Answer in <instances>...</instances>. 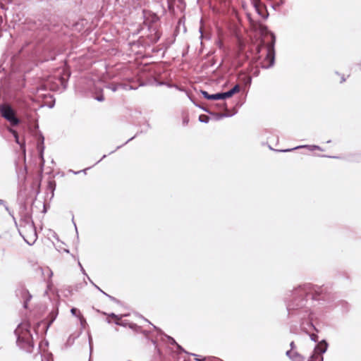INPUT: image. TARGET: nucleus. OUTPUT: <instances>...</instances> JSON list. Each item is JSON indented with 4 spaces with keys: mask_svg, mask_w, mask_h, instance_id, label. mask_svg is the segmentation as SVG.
<instances>
[{
    "mask_svg": "<svg viewBox=\"0 0 361 361\" xmlns=\"http://www.w3.org/2000/svg\"><path fill=\"white\" fill-rule=\"evenodd\" d=\"M1 116L8 121L12 126H16L20 121L15 116V111L11 106L5 104L0 106Z\"/></svg>",
    "mask_w": 361,
    "mask_h": 361,
    "instance_id": "7ed1b4c3",
    "label": "nucleus"
},
{
    "mask_svg": "<svg viewBox=\"0 0 361 361\" xmlns=\"http://www.w3.org/2000/svg\"><path fill=\"white\" fill-rule=\"evenodd\" d=\"M0 240L1 245L4 247L3 250L4 251L5 248L11 247L14 245L12 236L8 233H5L2 235H0Z\"/></svg>",
    "mask_w": 361,
    "mask_h": 361,
    "instance_id": "39448f33",
    "label": "nucleus"
},
{
    "mask_svg": "<svg viewBox=\"0 0 361 361\" xmlns=\"http://www.w3.org/2000/svg\"><path fill=\"white\" fill-rule=\"evenodd\" d=\"M79 319L82 325H83L86 322L85 319L84 318L82 314H81V317H79Z\"/></svg>",
    "mask_w": 361,
    "mask_h": 361,
    "instance_id": "f3484780",
    "label": "nucleus"
},
{
    "mask_svg": "<svg viewBox=\"0 0 361 361\" xmlns=\"http://www.w3.org/2000/svg\"><path fill=\"white\" fill-rule=\"evenodd\" d=\"M20 233L29 245H32L37 238L34 225L30 223H27L20 227Z\"/></svg>",
    "mask_w": 361,
    "mask_h": 361,
    "instance_id": "f257e3e1",
    "label": "nucleus"
},
{
    "mask_svg": "<svg viewBox=\"0 0 361 361\" xmlns=\"http://www.w3.org/2000/svg\"><path fill=\"white\" fill-rule=\"evenodd\" d=\"M189 122V117L188 114H185L183 117V123L184 125H187Z\"/></svg>",
    "mask_w": 361,
    "mask_h": 361,
    "instance_id": "2eb2a0df",
    "label": "nucleus"
},
{
    "mask_svg": "<svg viewBox=\"0 0 361 361\" xmlns=\"http://www.w3.org/2000/svg\"><path fill=\"white\" fill-rule=\"evenodd\" d=\"M256 10L259 12L263 18H266V16L262 13V10L264 8V6L260 2V0H251Z\"/></svg>",
    "mask_w": 361,
    "mask_h": 361,
    "instance_id": "1a4fd4ad",
    "label": "nucleus"
},
{
    "mask_svg": "<svg viewBox=\"0 0 361 361\" xmlns=\"http://www.w3.org/2000/svg\"><path fill=\"white\" fill-rule=\"evenodd\" d=\"M202 94L203 95V97L205 99H211V100H218V99H226L224 92H223V93H216V94H209L206 91H202Z\"/></svg>",
    "mask_w": 361,
    "mask_h": 361,
    "instance_id": "423d86ee",
    "label": "nucleus"
},
{
    "mask_svg": "<svg viewBox=\"0 0 361 361\" xmlns=\"http://www.w3.org/2000/svg\"><path fill=\"white\" fill-rule=\"evenodd\" d=\"M322 288H317V290H314V292L307 293V296H308L309 295H312V299L317 300V295H320L322 293Z\"/></svg>",
    "mask_w": 361,
    "mask_h": 361,
    "instance_id": "9b49d317",
    "label": "nucleus"
},
{
    "mask_svg": "<svg viewBox=\"0 0 361 361\" xmlns=\"http://www.w3.org/2000/svg\"><path fill=\"white\" fill-rule=\"evenodd\" d=\"M71 313L73 315L79 318V317H81V312L79 310H78L77 308H72L71 310Z\"/></svg>",
    "mask_w": 361,
    "mask_h": 361,
    "instance_id": "4468645a",
    "label": "nucleus"
},
{
    "mask_svg": "<svg viewBox=\"0 0 361 361\" xmlns=\"http://www.w3.org/2000/svg\"><path fill=\"white\" fill-rule=\"evenodd\" d=\"M262 46V44H259L257 46V53H259L260 51V49H261Z\"/></svg>",
    "mask_w": 361,
    "mask_h": 361,
    "instance_id": "a211bd4d",
    "label": "nucleus"
},
{
    "mask_svg": "<svg viewBox=\"0 0 361 361\" xmlns=\"http://www.w3.org/2000/svg\"><path fill=\"white\" fill-rule=\"evenodd\" d=\"M200 121L202 122H207L208 121V117L205 115H201L200 116Z\"/></svg>",
    "mask_w": 361,
    "mask_h": 361,
    "instance_id": "dca6fc26",
    "label": "nucleus"
},
{
    "mask_svg": "<svg viewBox=\"0 0 361 361\" xmlns=\"http://www.w3.org/2000/svg\"><path fill=\"white\" fill-rule=\"evenodd\" d=\"M307 289L310 290V287H307V288H305V290H307Z\"/></svg>",
    "mask_w": 361,
    "mask_h": 361,
    "instance_id": "6ab92c4d",
    "label": "nucleus"
},
{
    "mask_svg": "<svg viewBox=\"0 0 361 361\" xmlns=\"http://www.w3.org/2000/svg\"><path fill=\"white\" fill-rule=\"evenodd\" d=\"M287 355L293 361H305L304 357L294 350L288 351Z\"/></svg>",
    "mask_w": 361,
    "mask_h": 361,
    "instance_id": "6e6552de",
    "label": "nucleus"
},
{
    "mask_svg": "<svg viewBox=\"0 0 361 361\" xmlns=\"http://www.w3.org/2000/svg\"><path fill=\"white\" fill-rule=\"evenodd\" d=\"M324 351L319 348H315L308 361H323L322 353Z\"/></svg>",
    "mask_w": 361,
    "mask_h": 361,
    "instance_id": "0eeeda50",
    "label": "nucleus"
},
{
    "mask_svg": "<svg viewBox=\"0 0 361 361\" xmlns=\"http://www.w3.org/2000/svg\"><path fill=\"white\" fill-rule=\"evenodd\" d=\"M240 91L239 85H235L231 90L229 91L224 92L226 98L231 97L234 94Z\"/></svg>",
    "mask_w": 361,
    "mask_h": 361,
    "instance_id": "9d476101",
    "label": "nucleus"
},
{
    "mask_svg": "<svg viewBox=\"0 0 361 361\" xmlns=\"http://www.w3.org/2000/svg\"><path fill=\"white\" fill-rule=\"evenodd\" d=\"M272 41L271 43L267 44V55L266 57L261 62L262 67L264 68H269L272 66L274 63L275 60V51H274V42L275 36L271 35Z\"/></svg>",
    "mask_w": 361,
    "mask_h": 361,
    "instance_id": "f03ea898",
    "label": "nucleus"
},
{
    "mask_svg": "<svg viewBox=\"0 0 361 361\" xmlns=\"http://www.w3.org/2000/svg\"><path fill=\"white\" fill-rule=\"evenodd\" d=\"M109 318H111L116 324H121L120 321L121 319V317L116 315L115 314H111L109 315Z\"/></svg>",
    "mask_w": 361,
    "mask_h": 361,
    "instance_id": "f8f14e48",
    "label": "nucleus"
},
{
    "mask_svg": "<svg viewBox=\"0 0 361 361\" xmlns=\"http://www.w3.org/2000/svg\"><path fill=\"white\" fill-rule=\"evenodd\" d=\"M18 343L22 348L25 349L27 351H30L33 347V341L30 332L26 330L19 335L18 338Z\"/></svg>",
    "mask_w": 361,
    "mask_h": 361,
    "instance_id": "20e7f679",
    "label": "nucleus"
},
{
    "mask_svg": "<svg viewBox=\"0 0 361 361\" xmlns=\"http://www.w3.org/2000/svg\"><path fill=\"white\" fill-rule=\"evenodd\" d=\"M22 295L25 298L27 297V298L24 302V307L25 308H27V302L31 298V295L29 294V293L27 290L23 291Z\"/></svg>",
    "mask_w": 361,
    "mask_h": 361,
    "instance_id": "ddd939ff",
    "label": "nucleus"
}]
</instances>
